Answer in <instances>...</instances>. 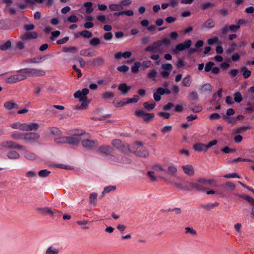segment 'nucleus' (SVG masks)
Masks as SVG:
<instances>
[{
	"label": "nucleus",
	"instance_id": "obj_1",
	"mask_svg": "<svg viewBox=\"0 0 254 254\" xmlns=\"http://www.w3.org/2000/svg\"><path fill=\"white\" fill-rule=\"evenodd\" d=\"M216 183L214 179H206L200 178L195 182H191L189 183L191 190L195 189L199 191H204L208 190L211 185Z\"/></svg>",
	"mask_w": 254,
	"mask_h": 254
},
{
	"label": "nucleus",
	"instance_id": "obj_2",
	"mask_svg": "<svg viewBox=\"0 0 254 254\" xmlns=\"http://www.w3.org/2000/svg\"><path fill=\"white\" fill-rule=\"evenodd\" d=\"M89 90L87 88H84L81 91L78 90L74 94L75 98L79 99L81 102V104L76 106V110H85L87 108L90 103V100L87 99V95L89 93Z\"/></svg>",
	"mask_w": 254,
	"mask_h": 254
},
{
	"label": "nucleus",
	"instance_id": "obj_3",
	"mask_svg": "<svg viewBox=\"0 0 254 254\" xmlns=\"http://www.w3.org/2000/svg\"><path fill=\"white\" fill-rule=\"evenodd\" d=\"M142 145L143 143L142 142H135L132 145L130 152L137 157H147L149 155V152Z\"/></svg>",
	"mask_w": 254,
	"mask_h": 254
},
{
	"label": "nucleus",
	"instance_id": "obj_4",
	"mask_svg": "<svg viewBox=\"0 0 254 254\" xmlns=\"http://www.w3.org/2000/svg\"><path fill=\"white\" fill-rule=\"evenodd\" d=\"M20 69L17 71V74L11 75L5 80V82L8 84H14L27 79V75L23 72H20Z\"/></svg>",
	"mask_w": 254,
	"mask_h": 254
},
{
	"label": "nucleus",
	"instance_id": "obj_5",
	"mask_svg": "<svg viewBox=\"0 0 254 254\" xmlns=\"http://www.w3.org/2000/svg\"><path fill=\"white\" fill-rule=\"evenodd\" d=\"M20 72L24 73L25 75L31 77L43 76L45 75V72L42 70L34 68H24L20 69Z\"/></svg>",
	"mask_w": 254,
	"mask_h": 254
},
{
	"label": "nucleus",
	"instance_id": "obj_6",
	"mask_svg": "<svg viewBox=\"0 0 254 254\" xmlns=\"http://www.w3.org/2000/svg\"><path fill=\"white\" fill-rule=\"evenodd\" d=\"M40 135L35 132L24 133V141L28 144H34L38 142Z\"/></svg>",
	"mask_w": 254,
	"mask_h": 254
},
{
	"label": "nucleus",
	"instance_id": "obj_7",
	"mask_svg": "<svg viewBox=\"0 0 254 254\" xmlns=\"http://www.w3.org/2000/svg\"><path fill=\"white\" fill-rule=\"evenodd\" d=\"M192 44V41L190 39L187 40L183 43L178 44L175 48L172 50L174 53L184 50L185 49L189 48Z\"/></svg>",
	"mask_w": 254,
	"mask_h": 254
},
{
	"label": "nucleus",
	"instance_id": "obj_8",
	"mask_svg": "<svg viewBox=\"0 0 254 254\" xmlns=\"http://www.w3.org/2000/svg\"><path fill=\"white\" fill-rule=\"evenodd\" d=\"M135 115L137 117H142L144 121L147 123L149 122L155 116L154 113H145L142 110L136 111L135 112Z\"/></svg>",
	"mask_w": 254,
	"mask_h": 254
},
{
	"label": "nucleus",
	"instance_id": "obj_9",
	"mask_svg": "<svg viewBox=\"0 0 254 254\" xmlns=\"http://www.w3.org/2000/svg\"><path fill=\"white\" fill-rule=\"evenodd\" d=\"M97 152L103 155L107 156L113 153V149L109 145H103L99 147L97 149Z\"/></svg>",
	"mask_w": 254,
	"mask_h": 254
},
{
	"label": "nucleus",
	"instance_id": "obj_10",
	"mask_svg": "<svg viewBox=\"0 0 254 254\" xmlns=\"http://www.w3.org/2000/svg\"><path fill=\"white\" fill-rule=\"evenodd\" d=\"M161 47V42L158 41V40L153 42L152 44L149 45L146 47L145 49V51L146 52H160V47Z\"/></svg>",
	"mask_w": 254,
	"mask_h": 254
},
{
	"label": "nucleus",
	"instance_id": "obj_11",
	"mask_svg": "<svg viewBox=\"0 0 254 254\" xmlns=\"http://www.w3.org/2000/svg\"><path fill=\"white\" fill-rule=\"evenodd\" d=\"M184 173L189 176H193L195 173V170L192 165L187 164L182 166Z\"/></svg>",
	"mask_w": 254,
	"mask_h": 254
},
{
	"label": "nucleus",
	"instance_id": "obj_12",
	"mask_svg": "<svg viewBox=\"0 0 254 254\" xmlns=\"http://www.w3.org/2000/svg\"><path fill=\"white\" fill-rule=\"evenodd\" d=\"M189 182H174L173 183L174 186L177 188L183 190H191L190 186L189 185Z\"/></svg>",
	"mask_w": 254,
	"mask_h": 254
},
{
	"label": "nucleus",
	"instance_id": "obj_13",
	"mask_svg": "<svg viewBox=\"0 0 254 254\" xmlns=\"http://www.w3.org/2000/svg\"><path fill=\"white\" fill-rule=\"evenodd\" d=\"M38 36L36 32H26L21 36V39L23 41L29 40L37 38Z\"/></svg>",
	"mask_w": 254,
	"mask_h": 254
},
{
	"label": "nucleus",
	"instance_id": "obj_14",
	"mask_svg": "<svg viewBox=\"0 0 254 254\" xmlns=\"http://www.w3.org/2000/svg\"><path fill=\"white\" fill-rule=\"evenodd\" d=\"M6 144L8 145V148L10 149H17L22 150H25V148L23 146L18 144L14 141H7Z\"/></svg>",
	"mask_w": 254,
	"mask_h": 254
},
{
	"label": "nucleus",
	"instance_id": "obj_15",
	"mask_svg": "<svg viewBox=\"0 0 254 254\" xmlns=\"http://www.w3.org/2000/svg\"><path fill=\"white\" fill-rule=\"evenodd\" d=\"M96 142L93 140L85 138L82 141V146L86 148L90 149L95 145Z\"/></svg>",
	"mask_w": 254,
	"mask_h": 254
},
{
	"label": "nucleus",
	"instance_id": "obj_16",
	"mask_svg": "<svg viewBox=\"0 0 254 254\" xmlns=\"http://www.w3.org/2000/svg\"><path fill=\"white\" fill-rule=\"evenodd\" d=\"M69 134H70L71 136L77 137H86V136H88V134H86L84 131L79 129H73L70 130Z\"/></svg>",
	"mask_w": 254,
	"mask_h": 254
},
{
	"label": "nucleus",
	"instance_id": "obj_17",
	"mask_svg": "<svg viewBox=\"0 0 254 254\" xmlns=\"http://www.w3.org/2000/svg\"><path fill=\"white\" fill-rule=\"evenodd\" d=\"M132 55V53L130 51H126L124 53H122L121 52H119L116 53L115 55V58L119 60L121 59L122 57H123L125 59L129 58Z\"/></svg>",
	"mask_w": 254,
	"mask_h": 254
},
{
	"label": "nucleus",
	"instance_id": "obj_18",
	"mask_svg": "<svg viewBox=\"0 0 254 254\" xmlns=\"http://www.w3.org/2000/svg\"><path fill=\"white\" fill-rule=\"evenodd\" d=\"M92 64L94 66H102L104 64V59L101 57H98L91 61Z\"/></svg>",
	"mask_w": 254,
	"mask_h": 254
},
{
	"label": "nucleus",
	"instance_id": "obj_19",
	"mask_svg": "<svg viewBox=\"0 0 254 254\" xmlns=\"http://www.w3.org/2000/svg\"><path fill=\"white\" fill-rule=\"evenodd\" d=\"M130 89L131 87L127 86L126 83L120 84L118 86V90L123 95H126Z\"/></svg>",
	"mask_w": 254,
	"mask_h": 254
},
{
	"label": "nucleus",
	"instance_id": "obj_20",
	"mask_svg": "<svg viewBox=\"0 0 254 254\" xmlns=\"http://www.w3.org/2000/svg\"><path fill=\"white\" fill-rule=\"evenodd\" d=\"M36 210L39 214L43 215H49L50 216L52 213V208L47 207L37 208Z\"/></svg>",
	"mask_w": 254,
	"mask_h": 254
},
{
	"label": "nucleus",
	"instance_id": "obj_21",
	"mask_svg": "<svg viewBox=\"0 0 254 254\" xmlns=\"http://www.w3.org/2000/svg\"><path fill=\"white\" fill-rule=\"evenodd\" d=\"M81 140V139L74 137V136H67V143L70 145H77L79 143Z\"/></svg>",
	"mask_w": 254,
	"mask_h": 254
},
{
	"label": "nucleus",
	"instance_id": "obj_22",
	"mask_svg": "<svg viewBox=\"0 0 254 254\" xmlns=\"http://www.w3.org/2000/svg\"><path fill=\"white\" fill-rule=\"evenodd\" d=\"M188 107L192 112L195 113L200 112L202 110V106L194 103L189 104Z\"/></svg>",
	"mask_w": 254,
	"mask_h": 254
},
{
	"label": "nucleus",
	"instance_id": "obj_23",
	"mask_svg": "<svg viewBox=\"0 0 254 254\" xmlns=\"http://www.w3.org/2000/svg\"><path fill=\"white\" fill-rule=\"evenodd\" d=\"M219 205L218 202H215L214 203H209V204H202L200 205V207L202 208H203L207 210H210L213 209L215 207L218 206Z\"/></svg>",
	"mask_w": 254,
	"mask_h": 254
},
{
	"label": "nucleus",
	"instance_id": "obj_24",
	"mask_svg": "<svg viewBox=\"0 0 254 254\" xmlns=\"http://www.w3.org/2000/svg\"><path fill=\"white\" fill-rule=\"evenodd\" d=\"M193 149L198 152H202L203 151H206L207 148L206 144L200 143H197L193 145Z\"/></svg>",
	"mask_w": 254,
	"mask_h": 254
},
{
	"label": "nucleus",
	"instance_id": "obj_25",
	"mask_svg": "<svg viewBox=\"0 0 254 254\" xmlns=\"http://www.w3.org/2000/svg\"><path fill=\"white\" fill-rule=\"evenodd\" d=\"M39 128V125L37 123H29L27 124V131H36Z\"/></svg>",
	"mask_w": 254,
	"mask_h": 254
},
{
	"label": "nucleus",
	"instance_id": "obj_26",
	"mask_svg": "<svg viewBox=\"0 0 254 254\" xmlns=\"http://www.w3.org/2000/svg\"><path fill=\"white\" fill-rule=\"evenodd\" d=\"M3 106L6 109L10 110L13 108H17L18 105L12 101H7L4 103Z\"/></svg>",
	"mask_w": 254,
	"mask_h": 254
},
{
	"label": "nucleus",
	"instance_id": "obj_27",
	"mask_svg": "<svg viewBox=\"0 0 254 254\" xmlns=\"http://www.w3.org/2000/svg\"><path fill=\"white\" fill-rule=\"evenodd\" d=\"M215 26V23L211 19H209L206 21L203 24H202V28H212L214 27Z\"/></svg>",
	"mask_w": 254,
	"mask_h": 254
},
{
	"label": "nucleus",
	"instance_id": "obj_28",
	"mask_svg": "<svg viewBox=\"0 0 254 254\" xmlns=\"http://www.w3.org/2000/svg\"><path fill=\"white\" fill-rule=\"evenodd\" d=\"M177 172L176 167L173 165H169L168 167L167 173L172 176H175Z\"/></svg>",
	"mask_w": 254,
	"mask_h": 254
},
{
	"label": "nucleus",
	"instance_id": "obj_29",
	"mask_svg": "<svg viewBox=\"0 0 254 254\" xmlns=\"http://www.w3.org/2000/svg\"><path fill=\"white\" fill-rule=\"evenodd\" d=\"M7 156L10 159H17L20 157V154L15 151H9L7 153Z\"/></svg>",
	"mask_w": 254,
	"mask_h": 254
},
{
	"label": "nucleus",
	"instance_id": "obj_30",
	"mask_svg": "<svg viewBox=\"0 0 254 254\" xmlns=\"http://www.w3.org/2000/svg\"><path fill=\"white\" fill-rule=\"evenodd\" d=\"M25 158L30 160H34L37 158V156L33 152L29 151H26L24 153Z\"/></svg>",
	"mask_w": 254,
	"mask_h": 254
},
{
	"label": "nucleus",
	"instance_id": "obj_31",
	"mask_svg": "<svg viewBox=\"0 0 254 254\" xmlns=\"http://www.w3.org/2000/svg\"><path fill=\"white\" fill-rule=\"evenodd\" d=\"M63 51L65 52H71L76 53L78 52V49L75 46L64 47L63 48Z\"/></svg>",
	"mask_w": 254,
	"mask_h": 254
},
{
	"label": "nucleus",
	"instance_id": "obj_32",
	"mask_svg": "<svg viewBox=\"0 0 254 254\" xmlns=\"http://www.w3.org/2000/svg\"><path fill=\"white\" fill-rule=\"evenodd\" d=\"M83 5L86 8L85 11L87 14H90L93 11V3L91 2H86L84 3Z\"/></svg>",
	"mask_w": 254,
	"mask_h": 254
},
{
	"label": "nucleus",
	"instance_id": "obj_33",
	"mask_svg": "<svg viewBox=\"0 0 254 254\" xmlns=\"http://www.w3.org/2000/svg\"><path fill=\"white\" fill-rule=\"evenodd\" d=\"M110 10L112 11H120L123 9L121 4H112L109 6Z\"/></svg>",
	"mask_w": 254,
	"mask_h": 254
},
{
	"label": "nucleus",
	"instance_id": "obj_34",
	"mask_svg": "<svg viewBox=\"0 0 254 254\" xmlns=\"http://www.w3.org/2000/svg\"><path fill=\"white\" fill-rule=\"evenodd\" d=\"M191 83V80L190 79V76L189 75H188L186 77H185L182 81V85L185 87H189Z\"/></svg>",
	"mask_w": 254,
	"mask_h": 254
},
{
	"label": "nucleus",
	"instance_id": "obj_35",
	"mask_svg": "<svg viewBox=\"0 0 254 254\" xmlns=\"http://www.w3.org/2000/svg\"><path fill=\"white\" fill-rule=\"evenodd\" d=\"M240 198L244 199L252 205L254 206V199L247 195H239Z\"/></svg>",
	"mask_w": 254,
	"mask_h": 254
},
{
	"label": "nucleus",
	"instance_id": "obj_36",
	"mask_svg": "<svg viewBox=\"0 0 254 254\" xmlns=\"http://www.w3.org/2000/svg\"><path fill=\"white\" fill-rule=\"evenodd\" d=\"M241 71L243 72V76L245 79L249 78L251 75V71L249 70L246 67H242Z\"/></svg>",
	"mask_w": 254,
	"mask_h": 254
},
{
	"label": "nucleus",
	"instance_id": "obj_37",
	"mask_svg": "<svg viewBox=\"0 0 254 254\" xmlns=\"http://www.w3.org/2000/svg\"><path fill=\"white\" fill-rule=\"evenodd\" d=\"M185 233L186 234H190L192 236H196L197 232L192 228L187 227L185 228Z\"/></svg>",
	"mask_w": 254,
	"mask_h": 254
},
{
	"label": "nucleus",
	"instance_id": "obj_38",
	"mask_svg": "<svg viewBox=\"0 0 254 254\" xmlns=\"http://www.w3.org/2000/svg\"><path fill=\"white\" fill-rule=\"evenodd\" d=\"M24 133H14L11 135V138L14 140H24Z\"/></svg>",
	"mask_w": 254,
	"mask_h": 254
},
{
	"label": "nucleus",
	"instance_id": "obj_39",
	"mask_svg": "<svg viewBox=\"0 0 254 254\" xmlns=\"http://www.w3.org/2000/svg\"><path fill=\"white\" fill-rule=\"evenodd\" d=\"M59 250L53 246L49 247L46 251V254H58Z\"/></svg>",
	"mask_w": 254,
	"mask_h": 254
},
{
	"label": "nucleus",
	"instance_id": "obj_40",
	"mask_svg": "<svg viewBox=\"0 0 254 254\" xmlns=\"http://www.w3.org/2000/svg\"><path fill=\"white\" fill-rule=\"evenodd\" d=\"M11 46V42L10 40L7 41L4 44L0 45V49L2 51H6Z\"/></svg>",
	"mask_w": 254,
	"mask_h": 254
},
{
	"label": "nucleus",
	"instance_id": "obj_41",
	"mask_svg": "<svg viewBox=\"0 0 254 254\" xmlns=\"http://www.w3.org/2000/svg\"><path fill=\"white\" fill-rule=\"evenodd\" d=\"M140 63L139 62H135L134 63V65L132 66L131 70L132 73H137L139 71V68L140 66Z\"/></svg>",
	"mask_w": 254,
	"mask_h": 254
},
{
	"label": "nucleus",
	"instance_id": "obj_42",
	"mask_svg": "<svg viewBox=\"0 0 254 254\" xmlns=\"http://www.w3.org/2000/svg\"><path fill=\"white\" fill-rule=\"evenodd\" d=\"M139 97L138 95H134L132 98H126V104H128L133 102L136 103L138 101Z\"/></svg>",
	"mask_w": 254,
	"mask_h": 254
},
{
	"label": "nucleus",
	"instance_id": "obj_43",
	"mask_svg": "<svg viewBox=\"0 0 254 254\" xmlns=\"http://www.w3.org/2000/svg\"><path fill=\"white\" fill-rule=\"evenodd\" d=\"M97 197V194L96 193H92L89 197V203L91 204L96 205V201Z\"/></svg>",
	"mask_w": 254,
	"mask_h": 254
},
{
	"label": "nucleus",
	"instance_id": "obj_44",
	"mask_svg": "<svg viewBox=\"0 0 254 254\" xmlns=\"http://www.w3.org/2000/svg\"><path fill=\"white\" fill-rule=\"evenodd\" d=\"M116 189L115 186H109L104 188V190L102 192V194L104 195L105 194L109 193L111 191H113Z\"/></svg>",
	"mask_w": 254,
	"mask_h": 254
},
{
	"label": "nucleus",
	"instance_id": "obj_45",
	"mask_svg": "<svg viewBox=\"0 0 254 254\" xmlns=\"http://www.w3.org/2000/svg\"><path fill=\"white\" fill-rule=\"evenodd\" d=\"M234 100L237 103H240L242 101L243 98L240 92H237L234 93Z\"/></svg>",
	"mask_w": 254,
	"mask_h": 254
},
{
	"label": "nucleus",
	"instance_id": "obj_46",
	"mask_svg": "<svg viewBox=\"0 0 254 254\" xmlns=\"http://www.w3.org/2000/svg\"><path fill=\"white\" fill-rule=\"evenodd\" d=\"M157 71L156 69H152L147 73V77L149 78L152 79L153 80L155 81V78L157 75Z\"/></svg>",
	"mask_w": 254,
	"mask_h": 254
},
{
	"label": "nucleus",
	"instance_id": "obj_47",
	"mask_svg": "<svg viewBox=\"0 0 254 254\" xmlns=\"http://www.w3.org/2000/svg\"><path fill=\"white\" fill-rule=\"evenodd\" d=\"M102 98L104 99H112L114 96V94L112 92H105L102 94Z\"/></svg>",
	"mask_w": 254,
	"mask_h": 254
},
{
	"label": "nucleus",
	"instance_id": "obj_48",
	"mask_svg": "<svg viewBox=\"0 0 254 254\" xmlns=\"http://www.w3.org/2000/svg\"><path fill=\"white\" fill-rule=\"evenodd\" d=\"M79 34L83 36V37L84 38H89L90 37H91L92 35V34L91 32H90V31H88V30H83L81 32H80L79 33Z\"/></svg>",
	"mask_w": 254,
	"mask_h": 254
},
{
	"label": "nucleus",
	"instance_id": "obj_49",
	"mask_svg": "<svg viewBox=\"0 0 254 254\" xmlns=\"http://www.w3.org/2000/svg\"><path fill=\"white\" fill-rule=\"evenodd\" d=\"M155 105H156V104L155 103H151V104H149L147 102L143 103L144 107L148 110H153L155 108Z\"/></svg>",
	"mask_w": 254,
	"mask_h": 254
},
{
	"label": "nucleus",
	"instance_id": "obj_50",
	"mask_svg": "<svg viewBox=\"0 0 254 254\" xmlns=\"http://www.w3.org/2000/svg\"><path fill=\"white\" fill-rule=\"evenodd\" d=\"M214 7V4L211 2H206L202 4L201 9L202 10H205L210 7Z\"/></svg>",
	"mask_w": 254,
	"mask_h": 254
},
{
	"label": "nucleus",
	"instance_id": "obj_51",
	"mask_svg": "<svg viewBox=\"0 0 254 254\" xmlns=\"http://www.w3.org/2000/svg\"><path fill=\"white\" fill-rule=\"evenodd\" d=\"M215 65V64L213 62H209L206 63L205 67V71L206 72H209L212 69V67Z\"/></svg>",
	"mask_w": 254,
	"mask_h": 254
},
{
	"label": "nucleus",
	"instance_id": "obj_52",
	"mask_svg": "<svg viewBox=\"0 0 254 254\" xmlns=\"http://www.w3.org/2000/svg\"><path fill=\"white\" fill-rule=\"evenodd\" d=\"M112 144L113 146L118 149L119 148H120L123 143L120 140L115 139L112 141Z\"/></svg>",
	"mask_w": 254,
	"mask_h": 254
},
{
	"label": "nucleus",
	"instance_id": "obj_53",
	"mask_svg": "<svg viewBox=\"0 0 254 254\" xmlns=\"http://www.w3.org/2000/svg\"><path fill=\"white\" fill-rule=\"evenodd\" d=\"M50 173V172L47 169H44L38 172V175L40 177H45L48 176Z\"/></svg>",
	"mask_w": 254,
	"mask_h": 254
},
{
	"label": "nucleus",
	"instance_id": "obj_54",
	"mask_svg": "<svg viewBox=\"0 0 254 254\" xmlns=\"http://www.w3.org/2000/svg\"><path fill=\"white\" fill-rule=\"evenodd\" d=\"M153 169V171L156 172V173H159L161 171H165V169L160 165H156L153 166L152 167Z\"/></svg>",
	"mask_w": 254,
	"mask_h": 254
},
{
	"label": "nucleus",
	"instance_id": "obj_55",
	"mask_svg": "<svg viewBox=\"0 0 254 254\" xmlns=\"http://www.w3.org/2000/svg\"><path fill=\"white\" fill-rule=\"evenodd\" d=\"M118 149L120 150L122 152L126 153L128 151L130 152L131 148L130 149L129 146H126L123 144L120 147V148H119Z\"/></svg>",
	"mask_w": 254,
	"mask_h": 254
},
{
	"label": "nucleus",
	"instance_id": "obj_56",
	"mask_svg": "<svg viewBox=\"0 0 254 254\" xmlns=\"http://www.w3.org/2000/svg\"><path fill=\"white\" fill-rule=\"evenodd\" d=\"M189 97L191 100H197L198 99V94L196 92H191L189 94Z\"/></svg>",
	"mask_w": 254,
	"mask_h": 254
},
{
	"label": "nucleus",
	"instance_id": "obj_57",
	"mask_svg": "<svg viewBox=\"0 0 254 254\" xmlns=\"http://www.w3.org/2000/svg\"><path fill=\"white\" fill-rule=\"evenodd\" d=\"M117 70L119 72H121L122 73H126L128 71L129 67L126 65H123L121 66L118 67L117 68Z\"/></svg>",
	"mask_w": 254,
	"mask_h": 254
},
{
	"label": "nucleus",
	"instance_id": "obj_58",
	"mask_svg": "<svg viewBox=\"0 0 254 254\" xmlns=\"http://www.w3.org/2000/svg\"><path fill=\"white\" fill-rule=\"evenodd\" d=\"M158 41L161 42V46L162 44L165 45L166 46H168L171 43L170 39L167 37L163 38L161 40Z\"/></svg>",
	"mask_w": 254,
	"mask_h": 254
},
{
	"label": "nucleus",
	"instance_id": "obj_59",
	"mask_svg": "<svg viewBox=\"0 0 254 254\" xmlns=\"http://www.w3.org/2000/svg\"><path fill=\"white\" fill-rule=\"evenodd\" d=\"M100 43V40L98 38H93L91 39L90 41V44L92 46H95L99 44Z\"/></svg>",
	"mask_w": 254,
	"mask_h": 254
},
{
	"label": "nucleus",
	"instance_id": "obj_60",
	"mask_svg": "<svg viewBox=\"0 0 254 254\" xmlns=\"http://www.w3.org/2000/svg\"><path fill=\"white\" fill-rule=\"evenodd\" d=\"M57 143H67V136L61 137L55 139Z\"/></svg>",
	"mask_w": 254,
	"mask_h": 254
},
{
	"label": "nucleus",
	"instance_id": "obj_61",
	"mask_svg": "<svg viewBox=\"0 0 254 254\" xmlns=\"http://www.w3.org/2000/svg\"><path fill=\"white\" fill-rule=\"evenodd\" d=\"M201 89L203 90L205 92H210L212 91V87L211 84L207 83L205 84L204 85H203Z\"/></svg>",
	"mask_w": 254,
	"mask_h": 254
},
{
	"label": "nucleus",
	"instance_id": "obj_62",
	"mask_svg": "<svg viewBox=\"0 0 254 254\" xmlns=\"http://www.w3.org/2000/svg\"><path fill=\"white\" fill-rule=\"evenodd\" d=\"M69 39V38L68 37H65L62 39H60L56 41V43L58 45H61L66 43Z\"/></svg>",
	"mask_w": 254,
	"mask_h": 254
},
{
	"label": "nucleus",
	"instance_id": "obj_63",
	"mask_svg": "<svg viewBox=\"0 0 254 254\" xmlns=\"http://www.w3.org/2000/svg\"><path fill=\"white\" fill-rule=\"evenodd\" d=\"M172 130V126H165L161 129V132L163 133H167L169 132Z\"/></svg>",
	"mask_w": 254,
	"mask_h": 254
},
{
	"label": "nucleus",
	"instance_id": "obj_64",
	"mask_svg": "<svg viewBox=\"0 0 254 254\" xmlns=\"http://www.w3.org/2000/svg\"><path fill=\"white\" fill-rule=\"evenodd\" d=\"M207 42L209 45H213L215 43H218L219 42L218 38L217 37H214L212 38H210L208 40Z\"/></svg>",
	"mask_w": 254,
	"mask_h": 254
}]
</instances>
